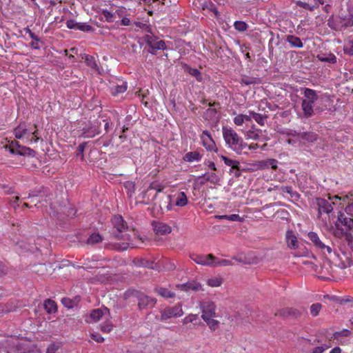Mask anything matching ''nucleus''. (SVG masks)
<instances>
[{"label":"nucleus","instance_id":"2f4dec72","mask_svg":"<svg viewBox=\"0 0 353 353\" xmlns=\"http://www.w3.org/2000/svg\"><path fill=\"white\" fill-rule=\"evenodd\" d=\"M188 203V198L184 192H179L177 194L176 205L179 207H183Z\"/></svg>","mask_w":353,"mask_h":353},{"label":"nucleus","instance_id":"cd10ccee","mask_svg":"<svg viewBox=\"0 0 353 353\" xmlns=\"http://www.w3.org/2000/svg\"><path fill=\"white\" fill-rule=\"evenodd\" d=\"M103 238L97 232H94L90 235L86 241L88 245H94L97 243L102 242Z\"/></svg>","mask_w":353,"mask_h":353},{"label":"nucleus","instance_id":"e2e57ef3","mask_svg":"<svg viewBox=\"0 0 353 353\" xmlns=\"http://www.w3.org/2000/svg\"><path fill=\"white\" fill-rule=\"evenodd\" d=\"M230 172L232 173L236 177L240 176L241 174V170L240 169V165H237V168L230 169Z\"/></svg>","mask_w":353,"mask_h":353},{"label":"nucleus","instance_id":"13d9d810","mask_svg":"<svg viewBox=\"0 0 353 353\" xmlns=\"http://www.w3.org/2000/svg\"><path fill=\"white\" fill-rule=\"evenodd\" d=\"M79 23L74 19H69L66 21V26L69 29L78 30Z\"/></svg>","mask_w":353,"mask_h":353},{"label":"nucleus","instance_id":"f3484780","mask_svg":"<svg viewBox=\"0 0 353 353\" xmlns=\"http://www.w3.org/2000/svg\"><path fill=\"white\" fill-rule=\"evenodd\" d=\"M285 239L288 247L291 250H295L299 248V241L292 230H288L285 234Z\"/></svg>","mask_w":353,"mask_h":353},{"label":"nucleus","instance_id":"39448f33","mask_svg":"<svg viewBox=\"0 0 353 353\" xmlns=\"http://www.w3.org/2000/svg\"><path fill=\"white\" fill-rule=\"evenodd\" d=\"M4 148L8 150L13 154H19L21 156H33L35 151L30 148L19 145V142L14 140L6 145Z\"/></svg>","mask_w":353,"mask_h":353},{"label":"nucleus","instance_id":"ddd939ff","mask_svg":"<svg viewBox=\"0 0 353 353\" xmlns=\"http://www.w3.org/2000/svg\"><path fill=\"white\" fill-rule=\"evenodd\" d=\"M336 225L338 228L343 226L345 228H341L342 230L349 231L353 227V217H347L340 212L338 214V223Z\"/></svg>","mask_w":353,"mask_h":353},{"label":"nucleus","instance_id":"49530a36","mask_svg":"<svg viewBox=\"0 0 353 353\" xmlns=\"http://www.w3.org/2000/svg\"><path fill=\"white\" fill-rule=\"evenodd\" d=\"M217 112L215 108H208L205 112V118L207 120H212L216 114Z\"/></svg>","mask_w":353,"mask_h":353},{"label":"nucleus","instance_id":"bf43d9fd","mask_svg":"<svg viewBox=\"0 0 353 353\" xmlns=\"http://www.w3.org/2000/svg\"><path fill=\"white\" fill-rule=\"evenodd\" d=\"M233 121H234V124L238 125V126L242 125L243 124V123H244L243 118V114H237L234 118Z\"/></svg>","mask_w":353,"mask_h":353},{"label":"nucleus","instance_id":"a211bd4d","mask_svg":"<svg viewBox=\"0 0 353 353\" xmlns=\"http://www.w3.org/2000/svg\"><path fill=\"white\" fill-rule=\"evenodd\" d=\"M28 134H31V131L26 128L25 123L19 124L14 129V134L16 139L26 140Z\"/></svg>","mask_w":353,"mask_h":353},{"label":"nucleus","instance_id":"7c9ffc66","mask_svg":"<svg viewBox=\"0 0 353 353\" xmlns=\"http://www.w3.org/2000/svg\"><path fill=\"white\" fill-rule=\"evenodd\" d=\"M241 83L249 85L252 84H259L261 83V81L258 77L243 76L241 79Z\"/></svg>","mask_w":353,"mask_h":353},{"label":"nucleus","instance_id":"393cba45","mask_svg":"<svg viewBox=\"0 0 353 353\" xmlns=\"http://www.w3.org/2000/svg\"><path fill=\"white\" fill-rule=\"evenodd\" d=\"M82 59H84L85 63L88 67L96 71L99 70V66L94 57L89 54H84Z\"/></svg>","mask_w":353,"mask_h":353},{"label":"nucleus","instance_id":"c03bdc74","mask_svg":"<svg viewBox=\"0 0 353 353\" xmlns=\"http://www.w3.org/2000/svg\"><path fill=\"white\" fill-rule=\"evenodd\" d=\"M321 308L322 305L321 303H314L310 306V314L313 316H316L319 315Z\"/></svg>","mask_w":353,"mask_h":353},{"label":"nucleus","instance_id":"4c0bfd02","mask_svg":"<svg viewBox=\"0 0 353 353\" xmlns=\"http://www.w3.org/2000/svg\"><path fill=\"white\" fill-rule=\"evenodd\" d=\"M343 52L349 56L353 55V38L350 39L343 46Z\"/></svg>","mask_w":353,"mask_h":353},{"label":"nucleus","instance_id":"09e8293b","mask_svg":"<svg viewBox=\"0 0 353 353\" xmlns=\"http://www.w3.org/2000/svg\"><path fill=\"white\" fill-rule=\"evenodd\" d=\"M319 60L321 61H325L330 63H336L337 61L336 57L334 54L330 53L327 57H319Z\"/></svg>","mask_w":353,"mask_h":353},{"label":"nucleus","instance_id":"a878e982","mask_svg":"<svg viewBox=\"0 0 353 353\" xmlns=\"http://www.w3.org/2000/svg\"><path fill=\"white\" fill-rule=\"evenodd\" d=\"M43 306L48 314L55 313L57 311L56 303L51 299L46 300Z\"/></svg>","mask_w":353,"mask_h":353},{"label":"nucleus","instance_id":"e433bc0d","mask_svg":"<svg viewBox=\"0 0 353 353\" xmlns=\"http://www.w3.org/2000/svg\"><path fill=\"white\" fill-rule=\"evenodd\" d=\"M221 158L226 165L231 167V169L237 168V165H240L239 161L229 159L225 156L221 155Z\"/></svg>","mask_w":353,"mask_h":353},{"label":"nucleus","instance_id":"3c124183","mask_svg":"<svg viewBox=\"0 0 353 353\" xmlns=\"http://www.w3.org/2000/svg\"><path fill=\"white\" fill-rule=\"evenodd\" d=\"M296 5L298 6L301 7V8L309 10L310 11H312L314 9L318 8V5L317 4L316 5L310 6L308 3H307L305 2H303V1H297Z\"/></svg>","mask_w":353,"mask_h":353},{"label":"nucleus","instance_id":"774afa93","mask_svg":"<svg viewBox=\"0 0 353 353\" xmlns=\"http://www.w3.org/2000/svg\"><path fill=\"white\" fill-rule=\"evenodd\" d=\"M325 350V347H323L322 346H318L314 347L311 353H323Z\"/></svg>","mask_w":353,"mask_h":353},{"label":"nucleus","instance_id":"72a5a7b5","mask_svg":"<svg viewBox=\"0 0 353 353\" xmlns=\"http://www.w3.org/2000/svg\"><path fill=\"white\" fill-rule=\"evenodd\" d=\"M252 117L255 121L260 125L263 126L265 125V121L267 119V116L262 115L259 113H256L252 111L249 112Z\"/></svg>","mask_w":353,"mask_h":353},{"label":"nucleus","instance_id":"c756f323","mask_svg":"<svg viewBox=\"0 0 353 353\" xmlns=\"http://www.w3.org/2000/svg\"><path fill=\"white\" fill-rule=\"evenodd\" d=\"M215 218L217 219H225L230 221L242 222L243 221V218L239 216V215L236 214L230 215H216Z\"/></svg>","mask_w":353,"mask_h":353},{"label":"nucleus","instance_id":"dca6fc26","mask_svg":"<svg viewBox=\"0 0 353 353\" xmlns=\"http://www.w3.org/2000/svg\"><path fill=\"white\" fill-rule=\"evenodd\" d=\"M112 223L114 228L120 233L125 232L128 229L127 223L121 216H114L112 219Z\"/></svg>","mask_w":353,"mask_h":353},{"label":"nucleus","instance_id":"f03ea898","mask_svg":"<svg viewBox=\"0 0 353 353\" xmlns=\"http://www.w3.org/2000/svg\"><path fill=\"white\" fill-rule=\"evenodd\" d=\"M318 95L314 90L305 88L303 91V99L301 108L305 117H310L314 114V104L318 100Z\"/></svg>","mask_w":353,"mask_h":353},{"label":"nucleus","instance_id":"aec40b11","mask_svg":"<svg viewBox=\"0 0 353 353\" xmlns=\"http://www.w3.org/2000/svg\"><path fill=\"white\" fill-rule=\"evenodd\" d=\"M146 41L150 48L154 50H165L166 49V44L163 40L153 39L151 37L146 36Z\"/></svg>","mask_w":353,"mask_h":353},{"label":"nucleus","instance_id":"a19ab883","mask_svg":"<svg viewBox=\"0 0 353 353\" xmlns=\"http://www.w3.org/2000/svg\"><path fill=\"white\" fill-rule=\"evenodd\" d=\"M234 27L236 30L243 32L248 30V25L245 21H236L234 23Z\"/></svg>","mask_w":353,"mask_h":353},{"label":"nucleus","instance_id":"58836bf2","mask_svg":"<svg viewBox=\"0 0 353 353\" xmlns=\"http://www.w3.org/2000/svg\"><path fill=\"white\" fill-rule=\"evenodd\" d=\"M317 137H318V135L314 133V132H304L302 135H301V138L303 140H305L308 142H314L315 141L317 140Z\"/></svg>","mask_w":353,"mask_h":353},{"label":"nucleus","instance_id":"f704fd0d","mask_svg":"<svg viewBox=\"0 0 353 353\" xmlns=\"http://www.w3.org/2000/svg\"><path fill=\"white\" fill-rule=\"evenodd\" d=\"M261 132L254 131V130H248L245 133V138L246 139H251L254 141H258L260 139V134Z\"/></svg>","mask_w":353,"mask_h":353},{"label":"nucleus","instance_id":"603ef678","mask_svg":"<svg viewBox=\"0 0 353 353\" xmlns=\"http://www.w3.org/2000/svg\"><path fill=\"white\" fill-rule=\"evenodd\" d=\"M60 348V345L58 343L52 342L47 347L46 353H56Z\"/></svg>","mask_w":353,"mask_h":353},{"label":"nucleus","instance_id":"5fc2aeb1","mask_svg":"<svg viewBox=\"0 0 353 353\" xmlns=\"http://www.w3.org/2000/svg\"><path fill=\"white\" fill-rule=\"evenodd\" d=\"M198 320V315L197 314H189L188 316H185L183 319V323L187 324L188 323H192L196 324V321Z\"/></svg>","mask_w":353,"mask_h":353},{"label":"nucleus","instance_id":"412c9836","mask_svg":"<svg viewBox=\"0 0 353 353\" xmlns=\"http://www.w3.org/2000/svg\"><path fill=\"white\" fill-rule=\"evenodd\" d=\"M203 155L199 151L188 152L185 154L183 160L185 162H199L201 160Z\"/></svg>","mask_w":353,"mask_h":353},{"label":"nucleus","instance_id":"b1692460","mask_svg":"<svg viewBox=\"0 0 353 353\" xmlns=\"http://www.w3.org/2000/svg\"><path fill=\"white\" fill-rule=\"evenodd\" d=\"M286 40L292 47L301 48L303 46L301 39L294 35H288Z\"/></svg>","mask_w":353,"mask_h":353},{"label":"nucleus","instance_id":"423d86ee","mask_svg":"<svg viewBox=\"0 0 353 353\" xmlns=\"http://www.w3.org/2000/svg\"><path fill=\"white\" fill-rule=\"evenodd\" d=\"M183 314L182 305L178 303L173 306H169L161 311V321H166L172 318L180 317Z\"/></svg>","mask_w":353,"mask_h":353},{"label":"nucleus","instance_id":"f8f14e48","mask_svg":"<svg viewBox=\"0 0 353 353\" xmlns=\"http://www.w3.org/2000/svg\"><path fill=\"white\" fill-rule=\"evenodd\" d=\"M100 124L101 123L99 122H97L90 126L83 128L82 129L81 137L84 138H92L96 135L99 134L101 132Z\"/></svg>","mask_w":353,"mask_h":353},{"label":"nucleus","instance_id":"69168bd1","mask_svg":"<svg viewBox=\"0 0 353 353\" xmlns=\"http://www.w3.org/2000/svg\"><path fill=\"white\" fill-rule=\"evenodd\" d=\"M204 164L205 165L208 166V168L209 169H210L211 170H213V171H216V165L215 163L213 162V161H205L204 162Z\"/></svg>","mask_w":353,"mask_h":353},{"label":"nucleus","instance_id":"0e129e2a","mask_svg":"<svg viewBox=\"0 0 353 353\" xmlns=\"http://www.w3.org/2000/svg\"><path fill=\"white\" fill-rule=\"evenodd\" d=\"M104 122V128L106 132H108L110 128L111 119L109 117H105L103 119Z\"/></svg>","mask_w":353,"mask_h":353},{"label":"nucleus","instance_id":"c9c22d12","mask_svg":"<svg viewBox=\"0 0 353 353\" xmlns=\"http://www.w3.org/2000/svg\"><path fill=\"white\" fill-rule=\"evenodd\" d=\"M185 70L192 76L194 77L196 79L201 82L202 81V76L200 71L196 68H192L187 66Z\"/></svg>","mask_w":353,"mask_h":353},{"label":"nucleus","instance_id":"473e14b6","mask_svg":"<svg viewBox=\"0 0 353 353\" xmlns=\"http://www.w3.org/2000/svg\"><path fill=\"white\" fill-rule=\"evenodd\" d=\"M156 292L164 298H173L175 296V294L173 292L170 291L167 288H157L155 289Z\"/></svg>","mask_w":353,"mask_h":353},{"label":"nucleus","instance_id":"20e7f679","mask_svg":"<svg viewBox=\"0 0 353 353\" xmlns=\"http://www.w3.org/2000/svg\"><path fill=\"white\" fill-rule=\"evenodd\" d=\"M316 201L318 207L319 215L326 214L330 216V214L334 210V206L336 205L333 197L329 196L327 199L317 198Z\"/></svg>","mask_w":353,"mask_h":353},{"label":"nucleus","instance_id":"6e6d98bb","mask_svg":"<svg viewBox=\"0 0 353 353\" xmlns=\"http://www.w3.org/2000/svg\"><path fill=\"white\" fill-rule=\"evenodd\" d=\"M101 330L104 333H109L113 329V325L110 323L106 322L100 325Z\"/></svg>","mask_w":353,"mask_h":353},{"label":"nucleus","instance_id":"9b49d317","mask_svg":"<svg viewBox=\"0 0 353 353\" xmlns=\"http://www.w3.org/2000/svg\"><path fill=\"white\" fill-rule=\"evenodd\" d=\"M252 165L254 167L252 170H264L269 168L270 167L274 170H276L278 168L277 161L274 159H270L266 161H255Z\"/></svg>","mask_w":353,"mask_h":353},{"label":"nucleus","instance_id":"4be33fe9","mask_svg":"<svg viewBox=\"0 0 353 353\" xmlns=\"http://www.w3.org/2000/svg\"><path fill=\"white\" fill-rule=\"evenodd\" d=\"M154 230L157 234L165 235L172 232L171 227L164 223H157L154 225Z\"/></svg>","mask_w":353,"mask_h":353},{"label":"nucleus","instance_id":"7ed1b4c3","mask_svg":"<svg viewBox=\"0 0 353 353\" xmlns=\"http://www.w3.org/2000/svg\"><path fill=\"white\" fill-rule=\"evenodd\" d=\"M308 239L312 242L316 249L320 250L323 254H330L332 252V249L330 243L327 239L324 240L321 239L317 233L314 232H310L307 234Z\"/></svg>","mask_w":353,"mask_h":353},{"label":"nucleus","instance_id":"a18cd8bd","mask_svg":"<svg viewBox=\"0 0 353 353\" xmlns=\"http://www.w3.org/2000/svg\"><path fill=\"white\" fill-rule=\"evenodd\" d=\"M234 263L232 262L231 260L228 259H220L214 262L213 261V264L212 266H230L233 265Z\"/></svg>","mask_w":353,"mask_h":353},{"label":"nucleus","instance_id":"6ab92c4d","mask_svg":"<svg viewBox=\"0 0 353 353\" xmlns=\"http://www.w3.org/2000/svg\"><path fill=\"white\" fill-rule=\"evenodd\" d=\"M127 83L120 81L117 84H112L110 87V93L117 96L119 94L124 93L127 90Z\"/></svg>","mask_w":353,"mask_h":353},{"label":"nucleus","instance_id":"f257e3e1","mask_svg":"<svg viewBox=\"0 0 353 353\" xmlns=\"http://www.w3.org/2000/svg\"><path fill=\"white\" fill-rule=\"evenodd\" d=\"M222 132L223 139L228 148L239 154H248V152L246 151L247 143L243 140L234 129L230 127H223Z\"/></svg>","mask_w":353,"mask_h":353},{"label":"nucleus","instance_id":"4d7b16f0","mask_svg":"<svg viewBox=\"0 0 353 353\" xmlns=\"http://www.w3.org/2000/svg\"><path fill=\"white\" fill-rule=\"evenodd\" d=\"M87 145L86 142L81 143L77 150V157H81V159H83V152L85 150V146Z\"/></svg>","mask_w":353,"mask_h":353},{"label":"nucleus","instance_id":"4468645a","mask_svg":"<svg viewBox=\"0 0 353 353\" xmlns=\"http://www.w3.org/2000/svg\"><path fill=\"white\" fill-rule=\"evenodd\" d=\"M176 288L182 291H200L202 290V285L200 283L195 281H190L185 283L179 284Z\"/></svg>","mask_w":353,"mask_h":353},{"label":"nucleus","instance_id":"de8ad7c7","mask_svg":"<svg viewBox=\"0 0 353 353\" xmlns=\"http://www.w3.org/2000/svg\"><path fill=\"white\" fill-rule=\"evenodd\" d=\"M350 334V332L348 330L345 329L339 332H335L333 334V338L334 339L339 340L341 337H346L349 336Z\"/></svg>","mask_w":353,"mask_h":353},{"label":"nucleus","instance_id":"680f3d73","mask_svg":"<svg viewBox=\"0 0 353 353\" xmlns=\"http://www.w3.org/2000/svg\"><path fill=\"white\" fill-rule=\"evenodd\" d=\"M91 339L97 343H102L104 341V338L98 333L92 334Z\"/></svg>","mask_w":353,"mask_h":353},{"label":"nucleus","instance_id":"37998d69","mask_svg":"<svg viewBox=\"0 0 353 353\" xmlns=\"http://www.w3.org/2000/svg\"><path fill=\"white\" fill-rule=\"evenodd\" d=\"M163 189H164L163 185H162L161 183H160L159 182L154 181L150 184V185L148 186V188H147L145 192H147L149 190H154L157 192H161L163 190Z\"/></svg>","mask_w":353,"mask_h":353},{"label":"nucleus","instance_id":"bb28decb","mask_svg":"<svg viewBox=\"0 0 353 353\" xmlns=\"http://www.w3.org/2000/svg\"><path fill=\"white\" fill-rule=\"evenodd\" d=\"M200 178L203 179L205 181L210 182L212 184H216L219 181V176L214 172H205Z\"/></svg>","mask_w":353,"mask_h":353},{"label":"nucleus","instance_id":"864d4df0","mask_svg":"<svg viewBox=\"0 0 353 353\" xmlns=\"http://www.w3.org/2000/svg\"><path fill=\"white\" fill-rule=\"evenodd\" d=\"M125 188L128 189V194L130 196H132V194L134 193L135 190V185L133 182L131 181H127L124 184Z\"/></svg>","mask_w":353,"mask_h":353},{"label":"nucleus","instance_id":"052dcab7","mask_svg":"<svg viewBox=\"0 0 353 353\" xmlns=\"http://www.w3.org/2000/svg\"><path fill=\"white\" fill-rule=\"evenodd\" d=\"M345 212L347 214L350 215V216L353 217V202L348 203L347 206L345 208Z\"/></svg>","mask_w":353,"mask_h":353},{"label":"nucleus","instance_id":"6e6552de","mask_svg":"<svg viewBox=\"0 0 353 353\" xmlns=\"http://www.w3.org/2000/svg\"><path fill=\"white\" fill-rule=\"evenodd\" d=\"M200 309L202 314L201 318L203 320L210 317L216 316V306L215 303L212 301H202L200 303Z\"/></svg>","mask_w":353,"mask_h":353},{"label":"nucleus","instance_id":"8fccbe9b","mask_svg":"<svg viewBox=\"0 0 353 353\" xmlns=\"http://www.w3.org/2000/svg\"><path fill=\"white\" fill-rule=\"evenodd\" d=\"M78 30L85 32L94 31V28L86 23H79Z\"/></svg>","mask_w":353,"mask_h":353},{"label":"nucleus","instance_id":"9d476101","mask_svg":"<svg viewBox=\"0 0 353 353\" xmlns=\"http://www.w3.org/2000/svg\"><path fill=\"white\" fill-rule=\"evenodd\" d=\"M157 303L154 298L150 297L145 294H140L138 296V307L139 309L142 310L147 308L153 307Z\"/></svg>","mask_w":353,"mask_h":353},{"label":"nucleus","instance_id":"79ce46f5","mask_svg":"<svg viewBox=\"0 0 353 353\" xmlns=\"http://www.w3.org/2000/svg\"><path fill=\"white\" fill-rule=\"evenodd\" d=\"M223 279L220 276H215L208 280L207 283L210 287H219L221 285Z\"/></svg>","mask_w":353,"mask_h":353},{"label":"nucleus","instance_id":"ea45409f","mask_svg":"<svg viewBox=\"0 0 353 353\" xmlns=\"http://www.w3.org/2000/svg\"><path fill=\"white\" fill-rule=\"evenodd\" d=\"M101 13L105 18V21L108 23H112L115 19V14L108 10L107 9H103L101 10Z\"/></svg>","mask_w":353,"mask_h":353},{"label":"nucleus","instance_id":"0eeeda50","mask_svg":"<svg viewBox=\"0 0 353 353\" xmlns=\"http://www.w3.org/2000/svg\"><path fill=\"white\" fill-rule=\"evenodd\" d=\"M200 139L201 145L207 151L217 152L218 148L216 143L208 130H205L202 132L200 135Z\"/></svg>","mask_w":353,"mask_h":353},{"label":"nucleus","instance_id":"c85d7f7f","mask_svg":"<svg viewBox=\"0 0 353 353\" xmlns=\"http://www.w3.org/2000/svg\"><path fill=\"white\" fill-rule=\"evenodd\" d=\"M214 318V317H210L203 320L212 332L217 330L220 327V322Z\"/></svg>","mask_w":353,"mask_h":353},{"label":"nucleus","instance_id":"5701e85b","mask_svg":"<svg viewBox=\"0 0 353 353\" xmlns=\"http://www.w3.org/2000/svg\"><path fill=\"white\" fill-rule=\"evenodd\" d=\"M34 130L33 132H31V134H28V136L26 137V143H32L33 142L37 143L40 139L37 125L34 124Z\"/></svg>","mask_w":353,"mask_h":353},{"label":"nucleus","instance_id":"338daca9","mask_svg":"<svg viewBox=\"0 0 353 353\" xmlns=\"http://www.w3.org/2000/svg\"><path fill=\"white\" fill-rule=\"evenodd\" d=\"M345 239L350 245H352L353 235L347 230H345Z\"/></svg>","mask_w":353,"mask_h":353},{"label":"nucleus","instance_id":"2eb2a0df","mask_svg":"<svg viewBox=\"0 0 353 353\" xmlns=\"http://www.w3.org/2000/svg\"><path fill=\"white\" fill-rule=\"evenodd\" d=\"M108 312L109 310L107 307L94 309L90 312L89 316L86 319V321L90 323L97 322Z\"/></svg>","mask_w":353,"mask_h":353},{"label":"nucleus","instance_id":"1a4fd4ad","mask_svg":"<svg viewBox=\"0 0 353 353\" xmlns=\"http://www.w3.org/2000/svg\"><path fill=\"white\" fill-rule=\"evenodd\" d=\"M190 258L193 261L199 265L209 266H212L213 261L216 259L215 256L212 254L207 255L192 254L190 255Z\"/></svg>","mask_w":353,"mask_h":353}]
</instances>
